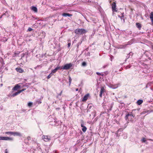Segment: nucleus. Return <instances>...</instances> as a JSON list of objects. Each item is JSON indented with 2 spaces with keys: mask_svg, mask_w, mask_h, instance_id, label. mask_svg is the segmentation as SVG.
<instances>
[{
  "mask_svg": "<svg viewBox=\"0 0 153 153\" xmlns=\"http://www.w3.org/2000/svg\"><path fill=\"white\" fill-rule=\"evenodd\" d=\"M87 32L86 30L84 29L77 28L74 31V33L76 34L80 35L85 33Z\"/></svg>",
  "mask_w": 153,
  "mask_h": 153,
  "instance_id": "f257e3e1",
  "label": "nucleus"
},
{
  "mask_svg": "<svg viewBox=\"0 0 153 153\" xmlns=\"http://www.w3.org/2000/svg\"><path fill=\"white\" fill-rule=\"evenodd\" d=\"M134 115L131 114H128L126 115L125 117V119L126 120H128V121H132L133 120V118L134 117Z\"/></svg>",
  "mask_w": 153,
  "mask_h": 153,
  "instance_id": "f03ea898",
  "label": "nucleus"
},
{
  "mask_svg": "<svg viewBox=\"0 0 153 153\" xmlns=\"http://www.w3.org/2000/svg\"><path fill=\"white\" fill-rule=\"evenodd\" d=\"M106 87L105 85L101 86L100 87V94L99 96L100 97H102V94L106 92V90L105 89Z\"/></svg>",
  "mask_w": 153,
  "mask_h": 153,
  "instance_id": "7ed1b4c3",
  "label": "nucleus"
},
{
  "mask_svg": "<svg viewBox=\"0 0 153 153\" xmlns=\"http://www.w3.org/2000/svg\"><path fill=\"white\" fill-rule=\"evenodd\" d=\"M72 65L71 63L67 64L63 66H62L61 67V69L63 70H68L72 66Z\"/></svg>",
  "mask_w": 153,
  "mask_h": 153,
  "instance_id": "20e7f679",
  "label": "nucleus"
},
{
  "mask_svg": "<svg viewBox=\"0 0 153 153\" xmlns=\"http://www.w3.org/2000/svg\"><path fill=\"white\" fill-rule=\"evenodd\" d=\"M116 3L115 2H113L111 4V7L112 10L113 12H117V10Z\"/></svg>",
  "mask_w": 153,
  "mask_h": 153,
  "instance_id": "39448f33",
  "label": "nucleus"
},
{
  "mask_svg": "<svg viewBox=\"0 0 153 153\" xmlns=\"http://www.w3.org/2000/svg\"><path fill=\"white\" fill-rule=\"evenodd\" d=\"M42 139L45 142H48L51 140V137L48 135H43L42 136Z\"/></svg>",
  "mask_w": 153,
  "mask_h": 153,
  "instance_id": "423d86ee",
  "label": "nucleus"
},
{
  "mask_svg": "<svg viewBox=\"0 0 153 153\" xmlns=\"http://www.w3.org/2000/svg\"><path fill=\"white\" fill-rule=\"evenodd\" d=\"M13 139L12 138L7 137H0V140H13Z\"/></svg>",
  "mask_w": 153,
  "mask_h": 153,
  "instance_id": "0eeeda50",
  "label": "nucleus"
},
{
  "mask_svg": "<svg viewBox=\"0 0 153 153\" xmlns=\"http://www.w3.org/2000/svg\"><path fill=\"white\" fill-rule=\"evenodd\" d=\"M89 97V94H86L85 95L82 99V101L83 102L86 101L88 99Z\"/></svg>",
  "mask_w": 153,
  "mask_h": 153,
  "instance_id": "6e6552de",
  "label": "nucleus"
},
{
  "mask_svg": "<svg viewBox=\"0 0 153 153\" xmlns=\"http://www.w3.org/2000/svg\"><path fill=\"white\" fill-rule=\"evenodd\" d=\"M16 71L20 73H22L24 72V71L22 69L20 68H16Z\"/></svg>",
  "mask_w": 153,
  "mask_h": 153,
  "instance_id": "1a4fd4ad",
  "label": "nucleus"
},
{
  "mask_svg": "<svg viewBox=\"0 0 153 153\" xmlns=\"http://www.w3.org/2000/svg\"><path fill=\"white\" fill-rule=\"evenodd\" d=\"M20 87V86L19 85V84L16 85L12 89L14 91H17Z\"/></svg>",
  "mask_w": 153,
  "mask_h": 153,
  "instance_id": "9d476101",
  "label": "nucleus"
},
{
  "mask_svg": "<svg viewBox=\"0 0 153 153\" xmlns=\"http://www.w3.org/2000/svg\"><path fill=\"white\" fill-rule=\"evenodd\" d=\"M60 69V67H57L53 70H52L51 73L52 74L53 73H55L58 70Z\"/></svg>",
  "mask_w": 153,
  "mask_h": 153,
  "instance_id": "9b49d317",
  "label": "nucleus"
},
{
  "mask_svg": "<svg viewBox=\"0 0 153 153\" xmlns=\"http://www.w3.org/2000/svg\"><path fill=\"white\" fill-rule=\"evenodd\" d=\"M13 135L14 136H21L22 135L19 132L13 131Z\"/></svg>",
  "mask_w": 153,
  "mask_h": 153,
  "instance_id": "f8f14e48",
  "label": "nucleus"
},
{
  "mask_svg": "<svg viewBox=\"0 0 153 153\" xmlns=\"http://www.w3.org/2000/svg\"><path fill=\"white\" fill-rule=\"evenodd\" d=\"M72 14H69L68 13H63L62 14V16L65 17H66L67 16L70 17L72 16Z\"/></svg>",
  "mask_w": 153,
  "mask_h": 153,
  "instance_id": "ddd939ff",
  "label": "nucleus"
},
{
  "mask_svg": "<svg viewBox=\"0 0 153 153\" xmlns=\"http://www.w3.org/2000/svg\"><path fill=\"white\" fill-rule=\"evenodd\" d=\"M81 126L82 127V130L84 132H85L87 130V128L86 127L84 126L83 124H81Z\"/></svg>",
  "mask_w": 153,
  "mask_h": 153,
  "instance_id": "4468645a",
  "label": "nucleus"
},
{
  "mask_svg": "<svg viewBox=\"0 0 153 153\" xmlns=\"http://www.w3.org/2000/svg\"><path fill=\"white\" fill-rule=\"evenodd\" d=\"M136 26L137 27L139 28V30L141 29V28L142 27V25L141 24L139 23H136Z\"/></svg>",
  "mask_w": 153,
  "mask_h": 153,
  "instance_id": "2eb2a0df",
  "label": "nucleus"
},
{
  "mask_svg": "<svg viewBox=\"0 0 153 153\" xmlns=\"http://www.w3.org/2000/svg\"><path fill=\"white\" fill-rule=\"evenodd\" d=\"M20 93L19 90L17 92H16L15 93L13 94L12 95L11 97H14L17 95H18V94H19Z\"/></svg>",
  "mask_w": 153,
  "mask_h": 153,
  "instance_id": "dca6fc26",
  "label": "nucleus"
},
{
  "mask_svg": "<svg viewBox=\"0 0 153 153\" xmlns=\"http://www.w3.org/2000/svg\"><path fill=\"white\" fill-rule=\"evenodd\" d=\"M150 17L152 22L153 23V12H151L150 16Z\"/></svg>",
  "mask_w": 153,
  "mask_h": 153,
  "instance_id": "f3484780",
  "label": "nucleus"
},
{
  "mask_svg": "<svg viewBox=\"0 0 153 153\" xmlns=\"http://www.w3.org/2000/svg\"><path fill=\"white\" fill-rule=\"evenodd\" d=\"M31 10L36 12H37V8L34 6H32V7Z\"/></svg>",
  "mask_w": 153,
  "mask_h": 153,
  "instance_id": "a211bd4d",
  "label": "nucleus"
},
{
  "mask_svg": "<svg viewBox=\"0 0 153 153\" xmlns=\"http://www.w3.org/2000/svg\"><path fill=\"white\" fill-rule=\"evenodd\" d=\"M143 102V101L142 100H139L137 101V103L138 105H140Z\"/></svg>",
  "mask_w": 153,
  "mask_h": 153,
  "instance_id": "6ab92c4d",
  "label": "nucleus"
},
{
  "mask_svg": "<svg viewBox=\"0 0 153 153\" xmlns=\"http://www.w3.org/2000/svg\"><path fill=\"white\" fill-rule=\"evenodd\" d=\"M5 134H10L13 135V131H7L5 132Z\"/></svg>",
  "mask_w": 153,
  "mask_h": 153,
  "instance_id": "aec40b11",
  "label": "nucleus"
},
{
  "mask_svg": "<svg viewBox=\"0 0 153 153\" xmlns=\"http://www.w3.org/2000/svg\"><path fill=\"white\" fill-rule=\"evenodd\" d=\"M53 75V74L51 73L47 76V78L48 79H49Z\"/></svg>",
  "mask_w": 153,
  "mask_h": 153,
  "instance_id": "412c9836",
  "label": "nucleus"
},
{
  "mask_svg": "<svg viewBox=\"0 0 153 153\" xmlns=\"http://www.w3.org/2000/svg\"><path fill=\"white\" fill-rule=\"evenodd\" d=\"M125 47V45H120L118 47V48H124Z\"/></svg>",
  "mask_w": 153,
  "mask_h": 153,
  "instance_id": "4be33fe9",
  "label": "nucleus"
},
{
  "mask_svg": "<svg viewBox=\"0 0 153 153\" xmlns=\"http://www.w3.org/2000/svg\"><path fill=\"white\" fill-rule=\"evenodd\" d=\"M146 138L144 137H143L141 140V141L143 143H145L146 142Z\"/></svg>",
  "mask_w": 153,
  "mask_h": 153,
  "instance_id": "5701e85b",
  "label": "nucleus"
},
{
  "mask_svg": "<svg viewBox=\"0 0 153 153\" xmlns=\"http://www.w3.org/2000/svg\"><path fill=\"white\" fill-rule=\"evenodd\" d=\"M72 79L70 76H69V82L70 85Z\"/></svg>",
  "mask_w": 153,
  "mask_h": 153,
  "instance_id": "b1692460",
  "label": "nucleus"
},
{
  "mask_svg": "<svg viewBox=\"0 0 153 153\" xmlns=\"http://www.w3.org/2000/svg\"><path fill=\"white\" fill-rule=\"evenodd\" d=\"M68 47L69 48V47H70L71 45L70 40H68Z\"/></svg>",
  "mask_w": 153,
  "mask_h": 153,
  "instance_id": "393cba45",
  "label": "nucleus"
},
{
  "mask_svg": "<svg viewBox=\"0 0 153 153\" xmlns=\"http://www.w3.org/2000/svg\"><path fill=\"white\" fill-rule=\"evenodd\" d=\"M87 64L85 62H83L82 63V66H85Z\"/></svg>",
  "mask_w": 153,
  "mask_h": 153,
  "instance_id": "a878e982",
  "label": "nucleus"
},
{
  "mask_svg": "<svg viewBox=\"0 0 153 153\" xmlns=\"http://www.w3.org/2000/svg\"><path fill=\"white\" fill-rule=\"evenodd\" d=\"M32 102H29L28 104V105L29 107L31 106L32 105Z\"/></svg>",
  "mask_w": 153,
  "mask_h": 153,
  "instance_id": "bb28decb",
  "label": "nucleus"
},
{
  "mask_svg": "<svg viewBox=\"0 0 153 153\" xmlns=\"http://www.w3.org/2000/svg\"><path fill=\"white\" fill-rule=\"evenodd\" d=\"M28 31H32L33 30V29L31 28V27H29L28 29Z\"/></svg>",
  "mask_w": 153,
  "mask_h": 153,
  "instance_id": "cd10ccee",
  "label": "nucleus"
},
{
  "mask_svg": "<svg viewBox=\"0 0 153 153\" xmlns=\"http://www.w3.org/2000/svg\"><path fill=\"white\" fill-rule=\"evenodd\" d=\"M25 90H26V89L25 88V89H22L21 90H19V91L20 93L21 92H22L23 91H24Z\"/></svg>",
  "mask_w": 153,
  "mask_h": 153,
  "instance_id": "c85d7f7f",
  "label": "nucleus"
},
{
  "mask_svg": "<svg viewBox=\"0 0 153 153\" xmlns=\"http://www.w3.org/2000/svg\"><path fill=\"white\" fill-rule=\"evenodd\" d=\"M96 74L98 75H100L101 74V73H99V72H97L96 73Z\"/></svg>",
  "mask_w": 153,
  "mask_h": 153,
  "instance_id": "c756f323",
  "label": "nucleus"
},
{
  "mask_svg": "<svg viewBox=\"0 0 153 153\" xmlns=\"http://www.w3.org/2000/svg\"><path fill=\"white\" fill-rule=\"evenodd\" d=\"M37 102H38V104H39L41 103L42 102L40 100H39L37 101Z\"/></svg>",
  "mask_w": 153,
  "mask_h": 153,
  "instance_id": "7c9ffc66",
  "label": "nucleus"
},
{
  "mask_svg": "<svg viewBox=\"0 0 153 153\" xmlns=\"http://www.w3.org/2000/svg\"><path fill=\"white\" fill-rule=\"evenodd\" d=\"M25 53H23L21 55L22 58L24 57L25 56Z\"/></svg>",
  "mask_w": 153,
  "mask_h": 153,
  "instance_id": "2f4dec72",
  "label": "nucleus"
},
{
  "mask_svg": "<svg viewBox=\"0 0 153 153\" xmlns=\"http://www.w3.org/2000/svg\"><path fill=\"white\" fill-rule=\"evenodd\" d=\"M27 138L28 140H29L30 139V136H28L27 137Z\"/></svg>",
  "mask_w": 153,
  "mask_h": 153,
  "instance_id": "473e14b6",
  "label": "nucleus"
},
{
  "mask_svg": "<svg viewBox=\"0 0 153 153\" xmlns=\"http://www.w3.org/2000/svg\"><path fill=\"white\" fill-rule=\"evenodd\" d=\"M5 153H8L7 149H5Z\"/></svg>",
  "mask_w": 153,
  "mask_h": 153,
  "instance_id": "72a5a7b5",
  "label": "nucleus"
},
{
  "mask_svg": "<svg viewBox=\"0 0 153 153\" xmlns=\"http://www.w3.org/2000/svg\"><path fill=\"white\" fill-rule=\"evenodd\" d=\"M148 140H149L151 141H153V140L151 139H148Z\"/></svg>",
  "mask_w": 153,
  "mask_h": 153,
  "instance_id": "f704fd0d",
  "label": "nucleus"
},
{
  "mask_svg": "<svg viewBox=\"0 0 153 153\" xmlns=\"http://www.w3.org/2000/svg\"><path fill=\"white\" fill-rule=\"evenodd\" d=\"M101 76H104V74L102 73H101V74L100 75Z\"/></svg>",
  "mask_w": 153,
  "mask_h": 153,
  "instance_id": "c9c22d12",
  "label": "nucleus"
},
{
  "mask_svg": "<svg viewBox=\"0 0 153 153\" xmlns=\"http://www.w3.org/2000/svg\"><path fill=\"white\" fill-rule=\"evenodd\" d=\"M91 106H90L88 108V111L89 109H90V108H91Z\"/></svg>",
  "mask_w": 153,
  "mask_h": 153,
  "instance_id": "e433bc0d",
  "label": "nucleus"
},
{
  "mask_svg": "<svg viewBox=\"0 0 153 153\" xmlns=\"http://www.w3.org/2000/svg\"><path fill=\"white\" fill-rule=\"evenodd\" d=\"M78 88H76V91H78Z\"/></svg>",
  "mask_w": 153,
  "mask_h": 153,
  "instance_id": "4c0bfd02",
  "label": "nucleus"
},
{
  "mask_svg": "<svg viewBox=\"0 0 153 153\" xmlns=\"http://www.w3.org/2000/svg\"><path fill=\"white\" fill-rule=\"evenodd\" d=\"M146 144H148V142H146H146H145Z\"/></svg>",
  "mask_w": 153,
  "mask_h": 153,
  "instance_id": "58836bf2",
  "label": "nucleus"
},
{
  "mask_svg": "<svg viewBox=\"0 0 153 153\" xmlns=\"http://www.w3.org/2000/svg\"><path fill=\"white\" fill-rule=\"evenodd\" d=\"M15 54H19V53H15Z\"/></svg>",
  "mask_w": 153,
  "mask_h": 153,
  "instance_id": "ea45409f",
  "label": "nucleus"
},
{
  "mask_svg": "<svg viewBox=\"0 0 153 153\" xmlns=\"http://www.w3.org/2000/svg\"><path fill=\"white\" fill-rule=\"evenodd\" d=\"M62 91H61V93H60V95H61V94H62Z\"/></svg>",
  "mask_w": 153,
  "mask_h": 153,
  "instance_id": "a19ab883",
  "label": "nucleus"
},
{
  "mask_svg": "<svg viewBox=\"0 0 153 153\" xmlns=\"http://www.w3.org/2000/svg\"><path fill=\"white\" fill-rule=\"evenodd\" d=\"M62 91H61V93H60V95H61V94H62Z\"/></svg>",
  "mask_w": 153,
  "mask_h": 153,
  "instance_id": "79ce46f5",
  "label": "nucleus"
},
{
  "mask_svg": "<svg viewBox=\"0 0 153 153\" xmlns=\"http://www.w3.org/2000/svg\"><path fill=\"white\" fill-rule=\"evenodd\" d=\"M120 129H119V130H118V131L120 130Z\"/></svg>",
  "mask_w": 153,
  "mask_h": 153,
  "instance_id": "37998d69",
  "label": "nucleus"
}]
</instances>
